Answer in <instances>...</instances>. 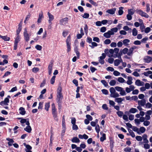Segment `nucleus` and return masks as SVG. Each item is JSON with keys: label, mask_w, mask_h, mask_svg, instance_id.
Returning <instances> with one entry per match:
<instances>
[{"label": "nucleus", "mask_w": 152, "mask_h": 152, "mask_svg": "<svg viewBox=\"0 0 152 152\" xmlns=\"http://www.w3.org/2000/svg\"><path fill=\"white\" fill-rule=\"evenodd\" d=\"M102 91L103 94L105 95H107L108 94V91L107 90L105 89H103L102 90Z\"/></svg>", "instance_id": "56"}, {"label": "nucleus", "mask_w": 152, "mask_h": 152, "mask_svg": "<svg viewBox=\"0 0 152 152\" xmlns=\"http://www.w3.org/2000/svg\"><path fill=\"white\" fill-rule=\"evenodd\" d=\"M116 10V8H114L110 9H108L106 10V12L111 15H113L115 14Z\"/></svg>", "instance_id": "6"}, {"label": "nucleus", "mask_w": 152, "mask_h": 152, "mask_svg": "<svg viewBox=\"0 0 152 152\" xmlns=\"http://www.w3.org/2000/svg\"><path fill=\"white\" fill-rule=\"evenodd\" d=\"M118 81L120 83H126V81L122 77H119L117 79Z\"/></svg>", "instance_id": "25"}, {"label": "nucleus", "mask_w": 152, "mask_h": 152, "mask_svg": "<svg viewBox=\"0 0 152 152\" xmlns=\"http://www.w3.org/2000/svg\"><path fill=\"white\" fill-rule=\"evenodd\" d=\"M86 117L87 118V119L90 121H92L93 119L92 117L89 115H86Z\"/></svg>", "instance_id": "59"}, {"label": "nucleus", "mask_w": 152, "mask_h": 152, "mask_svg": "<svg viewBox=\"0 0 152 152\" xmlns=\"http://www.w3.org/2000/svg\"><path fill=\"white\" fill-rule=\"evenodd\" d=\"M62 130L61 133V136L62 137H63L64 135V133L66 130V126H62Z\"/></svg>", "instance_id": "28"}, {"label": "nucleus", "mask_w": 152, "mask_h": 152, "mask_svg": "<svg viewBox=\"0 0 152 152\" xmlns=\"http://www.w3.org/2000/svg\"><path fill=\"white\" fill-rule=\"evenodd\" d=\"M136 12L137 13L139 14L142 17H144L148 18L149 17V15L146 13L144 12L143 11L140 10H136Z\"/></svg>", "instance_id": "3"}, {"label": "nucleus", "mask_w": 152, "mask_h": 152, "mask_svg": "<svg viewBox=\"0 0 152 152\" xmlns=\"http://www.w3.org/2000/svg\"><path fill=\"white\" fill-rule=\"evenodd\" d=\"M69 31H64L63 32V35L64 37H65L68 35Z\"/></svg>", "instance_id": "53"}, {"label": "nucleus", "mask_w": 152, "mask_h": 152, "mask_svg": "<svg viewBox=\"0 0 152 152\" xmlns=\"http://www.w3.org/2000/svg\"><path fill=\"white\" fill-rule=\"evenodd\" d=\"M62 87L59 86L57 91L56 101L57 102H62L63 98V96L61 93Z\"/></svg>", "instance_id": "1"}, {"label": "nucleus", "mask_w": 152, "mask_h": 152, "mask_svg": "<svg viewBox=\"0 0 152 152\" xmlns=\"http://www.w3.org/2000/svg\"><path fill=\"white\" fill-rule=\"evenodd\" d=\"M8 63V61L5 59L3 60V61H0V65H4L5 64H7Z\"/></svg>", "instance_id": "38"}, {"label": "nucleus", "mask_w": 152, "mask_h": 152, "mask_svg": "<svg viewBox=\"0 0 152 152\" xmlns=\"http://www.w3.org/2000/svg\"><path fill=\"white\" fill-rule=\"evenodd\" d=\"M71 141L73 143H79L80 140L77 137H74L72 139Z\"/></svg>", "instance_id": "21"}, {"label": "nucleus", "mask_w": 152, "mask_h": 152, "mask_svg": "<svg viewBox=\"0 0 152 152\" xmlns=\"http://www.w3.org/2000/svg\"><path fill=\"white\" fill-rule=\"evenodd\" d=\"M113 74L115 76H118L120 75V73L117 71H114Z\"/></svg>", "instance_id": "61"}, {"label": "nucleus", "mask_w": 152, "mask_h": 152, "mask_svg": "<svg viewBox=\"0 0 152 152\" xmlns=\"http://www.w3.org/2000/svg\"><path fill=\"white\" fill-rule=\"evenodd\" d=\"M115 88L117 91L119 92H120L122 90V89L123 88L119 86H116L115 87Z\"/></svg>", "instance_id": "57"}, {"label": "nucleus", "mask_w": 152, "mask_h": 152, "mask_svg": "<svg viewBox=\"0 0 152 152\" xmlns=\"http://www.w3.org/2000/svg\"><path fill=\"white\" fill-rule=\"evenodd\" d=\"M84 30L86 33V34L87 35L88 32V26L87 24L85 25V26L84 27Z\"/></svg>", "instance_id": "39"}, {"label": "nucleus", "mask_w": 152, "mask_h": 152, "mask_svg": "<svg viewBox=\"0 0 152 152\" xmlns=\"http://www.w3.org/2000/svg\"><path fill=\"white\" fill-rule=\"evenodd\" d=\"M152 104L151 103L148 102L145 105V108H150L152 107Z\"/></svg>", "instance_id": "62"}, {"label": "nucleus", "mask_w": 152, "mask_h": 152, "mask_svg": "<svg viewBox=\"0 0 152 152\" xmlns=\"http://www.w3.org/2000/svg\"><path fill=\"white\" fill-rule=\"evenodd\" d=\"M120 94L122 96H125L126 95V93L125 90L123 88L122 89L121 91Z\"/></svg>", "instance_id": "34"}, {"label": "nucleus", "mask_w": 152, "mask_h": 152, "mask_svg": "<svg viewBox=\"0 0 152 152\" xmlns=\"http://www.w3.org/2000/svg\"><path fill=\"white\" fill-rule=\"evenodd\" d=\"M19 110L20 111L19 113L20 114L23 115H24L26 113L25 109L23 107H20L19 108Z\"/></svg>", "instance_id": "19"}, {"label": "nucleus", "mask_w": 152, "mask_h": 152, "mask_svg": "<svg viewBox=\"0 0 152 152\" xmlns=\"http://www.w3.org/2000/svg\"><path fill=\"white\" fill-rule=\"evenodd\" d=\"M129 49L127 48H125L122 50H121L120 52V53H121V54L123 53L124 54H127L128 52Z\"/></svg>", "instance_id": "20"}, {"label": "nucleus", "mask_w": 152, "mask_h": 152, "mask_svg": "<svg viewBox=\"0 0 152 152\" xmlns=\"http://www.w3.org/2000/svg\"><path fill=\"white\" fill-rule=\"evenodd\" d=\"M145 129L144 127H141L139 129L138 134H141L144 133L145 131Z\"/></svg>", "instance_id": "12"}, {"label": "nucleus", "mask_w": 152, "mask_h": 152, "mask_svg": "<svg viewBox=\"0 0 152 152\" xmlns=\"http://www.w3.org/2000/svg\"><path fill=\"white\" fill-rule=\"evenodd\" d=\"M115 101L118 103H121L122 102V98H116L115 99Z\"/></svg>", "instance_id": "32"}, {"label": "nucleus", "mask_w": 152, "mask_h": 152, "mask_svg": "<svg viewBox=\"0 0 152 152\" xmlns=\"http://www.w3.org/2000/svg\"><path fill=\"white\" fill-rule=\"evenodd\" d=\"M110 96L111 97L116 98V97H118L120 95L118 93L115 91L114 93L110 94Z\"/></svg>", "instance_id": "16"}, {"label": "nucleus", "mask_w": 152, "mask_h": 152, "mask_svg": "<svg viewBox=\"0 0 152 152\" xmlns=\"http://www.w3.org/2000/svg\"><path fill=\"white\" fill-rule=\"evenodd\" d=\"M144 148L145 149H148L150 148V145L148 143H145L144 144Z\"/></svg>", "instance_id": "52"}, {"label": "nucleus", "mask_w": 152, "mask_h": 152, "mask_svg": "<svg viewBox=\"0 0 152 152\" xmlns=\"http://www.w3.org/2000/svg\"><path fill=\"white\" fill-rule=\"evenodd\" d=\"M116 114L118 117H121L124 115L123 112L121 111H118L116 112Z\"/></svg>", "instance_id": "31"}, {"label": "nucleus", "mask_w": 152, "mask_h": 152, "mask_svg": "<svg viewBox=\"0 0 152 152\" xmlns=\"http://www.w3.org/2000/svg\"><path fill=\"white\" fill-rule=\"evenodd\" d=\"M19 119H21L20 122L22 124H23L25 123H26V124L27 122L28 121H29L28 119H24L22 118H19Z\"/></svg>", "instance_id": "23"}, {"label": "nucleus", "mask_w": 152, "mask_h": 152, "mask_svg": "<svg viewBox=\"0 0 152 152\" xmlns=\"http://www.w3.org/2000/svg\"><path fill=\"white\" fill-rule=\"evenodd\" d=\"M132 129L133 131L135 132H136L138 134V132L139 129L136 126H133Z\"/></svg>", "instance_id": "49"}, {"label": "nucleus", "mask_w": 152, "mask_h": 152, "mask_svg": "<svg viewBox=\"0 0 152 152\" xmlns=\"http://www.w3.org/2000/svg\"><path fill=\"white\" fill-rule=\"evenodd\" d=\"M23 35L25 38H29L30 35L28 33L27 28H25L24 29Z\"/></svg>", "instance_id": "11"}, {"label": "nucleus", "mask_w": 152, "mask_h": 152, "mask_svg": "<svg viewBox=\"0 0 152 152\" xmlns=\"http://www.w3.org/2000/svg\"><path fill=\"white\" fill-rule=\"evenodd\" d=\"M26 125L27 126L24 129V130L28 133H30L31 131V128L30 126V123L29 121H28L26 123Z\"/></svg>", "instance_id": "5"}, {"label": "nucleus", "mask_w": 152, "mask_h": 152, "mask_svg": "<svg viewBox=\"0 0 152 152\" xmlns=\"http://www.w3.org/2000/svg\"><path fill=\"white\" fill-rule=\"evenodd\" d=\"M6 140L9 141L8 142V144L10 146H11L12 144H13V143L14 142V141L12 139H10L9 138H7Z\"/></svg>", "instance_id": "15"}, {"label": "nucleus", "mask_w": 152, "mask_h": 152, "mask_svg": "<svg viewBox=\"0 0 152 152\" xmlns=\"http://www.w3.org/2000/svg\"><path fill=\"white\" fill-rule=\"evenodd\" d=\"M134 50L132 48H129V50L128 52L127 53V55L129 56H132L133 54V52Z\"/></svg>", "instance_id": "26"}, {"label": "nucleus", "mask_w": 152, "mask_h": 152, "mask_svg": "<svg viewBox=\"0 0 152 152\" xmlns=\"http://www.w3.org/2000/svg\"><path fill=\"white\" fill-rule=\"evenodd\" d=\"M68 18L67 17H65L64 18L61 19L60 20V23L61 24H66L68 22Z\"/></svg>", "instance_id": "7"}, {"label": "nucleus", "mask_w": 152, "mask_h": 152, "mask_svg": "<svg viewBox=\"0 0 152 152\" xmlns=\"http://www.w3.org/2000/svg\"><path fill=\"white\" fill-rule=\"evenodd\" d=\"M138 31L136 29L134 28L132 31V35L134 36H136L137 34Z\"/></svg>", "instance_id": "29"}, {"label": "nucleus", "mask_w": 152, "mask_h": 152, "mask_svg": "<svg viewBox=\"0 0 152 152\" xmlns=\"http://www.w3.org/2000/svg\"><path fill=\"white\" fill-rule=\"evenodd\" d=\"M24 145L25 146L26 149L28 150H30L32 149L31 147L29 145H26V143H24Z\"/></svg>", "instance_id": "41"}, {"label": "nucleus", "mask_w": 152, "mask_h": 152, "mask_svg": "<svg viewBox=\"0 0 152 152\" xmlns=\"http://www.w3.org/2000/svg\"><path fill=\"white\" fill-rule=\"evenodd\" d=\"M89 15L88 13H85L82 16V17L85 18H88L89 17Z\"/></svg>", "instance_id": "58"}, {"label": "nucleus", "mask_w": 152, "mask_h": 152, "mask_svg": "<svg viewBox=\"0 0 152 152\" xmlns=\"http://www.w3.org/2000/svg\"><path fill=\"white\" fill-rule=\"evenodd\" d=\"M151 30L150 27H148L146 28L144 30V31L145 33H148Z\"/></svg>", "instance_id": "50"}, {"label": "nucleus", "mask_w": 152, "mask_h": 152, "mask_svg": "<svg viewBox=\"0 0 152 152\" xmlns=\"http://www.w3.org/2000/svg\"><path fill=\"white\" fill-rule=\"evenodd\" d=\"M130 41L129 40L126 39L123 41V43L124 45L126 47H128Z\"/></svg>", "instance_id": "17"}, {"label": "nucleus", "mask_w": 152, "mask_h": 152, "mask_svg": "<svg viewBox=\"0 0 152 152\" xmlns=\"http://www.w3.org/2000/svg\"><path fill=\"white\" fill-rule=\"evenodd\" d=\"M50 106V103L49 102L46 103L45 105V109L47 111H48Z\"/></svg>", "instance_id": "37"}, {"label": "nucleus", "mask_w": 152, "mask_h": 152, "mask_svg": "<svg viewBox=\"0 0 152 152\" xmlns=\"http://www.w3.org/2000/svg\"><path fill=\"white\" fill-rule=\"evenodd\" d=\"M48 15L49 18V20H48V22L49 24H51L52 21L54 19L53 16L49 12L48 13Z\"/></svg>", "instance_id": "8"}, {"label": "nucleus", "mask_w": 152, "mask_h": 152, "mask_svg": "<svg viewBox=\"0 0 152 152\" xmlns=\"http://www.w3.org/2000/svg\"><path fill=\"white\" fill-rule=\"evenodd\" d=\"M143 142H140L139 143L140 145L142 144L143 143H148L149 142V141L147 139H143Z\"/></svg>", "instance_id": "42"}, {"label": "nucleus", "mask_w": 152, "mask_h": 152, "mask_svg": "<svg viewBox=\"0 0 152 152\" xmlns=\"http://www.w3.org/2000/svg\"><path fill=\"white\" fill-rule=\"evenodd\" d=\"M138 112L137 109L135 108H132L129 110V112L131 113H134Z\"/></svg>", "instance_id": "24"}, {"label": "nucleus", "mask_w": 152, "mask_h": 152, "mask_svg": "<svg viewBox=\"0 0 152 152\" xmlns=\"http://www.w3.org/2000/svg\"><path fill=\"white\" fill-rule=\"evenodd\" d=\"M123 8L124 7H122L119 8V10L118 12V15H121L123 14L124 11L122 10Z\"/></svg>", "instance_id": "30"}, {"label": "nucleus", "mask_w": 152, "mask_h": 152, "mask_svg": "<svg viewBox=\"0 0 152 152\" xmlns=\"http://www.w3.org/2000/svg\"><path fill=\"white\" fill-rule=\"evenodd\" d=\"M144 60L145 62L149 63L152 60V58L149 56H146L144 57Z\"/></svg>", "instance_id": "13"}, {"label": "nucleus", "mask_w": 152, "mask_h": 152, "mask_svg": "<svg viewBox=\"0 0 152 152\" xmlns=\"http://www.w3.org/2000/svg\"><path fill=\"white\" fill-rule=\"evenodd\" d=\"M141 82L140 80H137L135 81V84L138 86H140Z\"/></svg>", "instance_id": "45"}, {"label": "nucleus", "mask_w": 152, "mask_h": 152, "mask_svg": "<svg viewBox=\"0 0 152 152\" xmlns=\"http://www.w3.org/2000/svg\"><path fill=\"white\" fill-rule=\"evenodd\" d=\"M109 103L110 105L112 106L113 107H114L115 106V103L113 101L109 100Z\"/></svg>", "instance_id": "63"}, {"label": "nucleus", "mask_w": 152, "mask_h": 152, "mask_svg": "<svg viewBox=\"0 0 152 152\" xmlns=\"http://www.w3.org/2000/svg\"><path fill=\"white\" fill-rule=\"evenodd\" d=\"M127 79L128 80L126 81V83L129 85H131L133 83L132 82V77L131 76H128L127 77Z\"/></svg>", "instance_id": "14"}, {"label": "nucleus", "mask_w": 152, "mask_h": 152, "mask_svg": "<svg viewBox=\"0 0 152 152\" xmlns=\"http://www.w3.org/2000/svg\"><path fill=\"white\" fill-rule=\"evenodd\" d=\"M53 66V63H51L48 66V74L49 75H51L52 73V71Z\"/></svg>", "instance_id": "18"}, {"label": "nucleus", "mask_w": 152, "mask_h": 152, "mask_svg": "<svg viewBox=\"0 0 152 152\" xmlns=\"http://www.w3.org/2000/svg\"><path fill=\"white\" fill-rule=\"evenodd\" d=\"M116 83V81L114 80H111L109 83L110 85L112 86H115Z\"/></svg>", "instance_id": "33"}, {"label": "nucleus", "mask_w": 152, "mask_h": 152, "mask_svg": "<svg viewBox=\"0 0 152 152\" xmlns=\"http://www.w3.org/2000/svg\"><path fill=\"white\" fill-rule=\"evenodd\" d=\"M106 139V134L104 133H103L102 134V136L100 138V141L102 142H103Z\"/></svg>", "instance_id": "27"}, {"label": "nucleus", "mask_w": 152, "mask_h": 152, "mask_svg": "<svg viewBox=\"0 0 152 152\" xmlns=\"http://www.w3.org/2000/svg\"><path fill=\"white\" fill-rule=\"evenodd\" d=\"M135 138L136 140L138 141H141L142 140V137L140 136H136Z\"/></svg>", "instance_id": "60"}, {"label": "nucleus", "mask_w": 152, "mask_h": 152, "mask_svg": "<svg viewBox=\"0 0 152 152\" xmlns=\"http://www.w3.org/2000/svg\"><path fill=\"white\" fill-rule=\"evenodd\" d=\"M114 143V142L113 140H111L110 141V147L111 149L113 148Z\"/></svg>", "instance_id": "44"}, {"label": "nucleus", "mask_w": 152, "mask_h": 152, "mask_svg": "<svg viewBox=\"0 0 152 152\" xmlns=\"http://www.w3.org/2000/svg\"><path fill=\"white\" fill-rule=\"evenodd\" d=\"M118 30V29L117 27L111 29L110 31L111 32L113 33V35L114 34V32H116Z\"/></svg>", "instance_id": "36"}, {"label": "nucleus", "mask_w": 152, "mask_h": 152, "mask_svg": "<svg viewBox=\"0 0 152 152\" xmlns=\"http://www.w3.org/2000/svg\"><path fill=\"white\" fill-rule=\"evenodd\" d=\"M56 76H53L50 80V83L52 84H53L55 80Z\"/></svg>", "instance_id": "43"}, {"label": "nucleus", "mask_w": 152, "mask_h": 152, "mask_svg": "<svg viewBox=\"0 0 152 152\" xmlns=\"http://www.w3.org/2000/svg\"><path fill=\"white\" fill-rule=\"evenodd\" d=\"M66 47H67V52H69L71 50V40L70 39H67L66 40Z\"/></svg>", "instance_id": "4"}, {"label": "nucleus", "mask_w": 152, "mask_h": 152, "mask_svg": "<svg viewBox=\"0 0 152 152\" xmlns=\"http://www.w3.org/2000/svg\"><path fill=\"white\" fill-rule=\"evenodd\" d=\"M123 29L126 31H128L130 30L131 31V29L129 28V27L127 26H125L123 27Z\"/></svg>", "instance_id": "54"}, {"label": "nucleus", "mask_w": 152, "mask_h": 152, "mask_svg": "<svg viewBox=\"0 0 152 152\" xmlns=\"http://www.w3.org/2000/svg\"><path fill=\"white\" fill-rule=\"evenodd\" d=\"M123 119L125 120L126 121H128V117L127 115L124 114L123 116Z\"/></svg>", "instance_id": "51"}, {"label": "nucleus", "mask_w": 152, "mask_h": 152, "mask_svg": "<svg viewBox=\"0 0 152 152\" xmlns=\"http://www.w3.org/2000/svg\"><path fill=\"white\" fill-rule=\"evenodd\" d=\"M146 12H148L150 10V4L148 3H147L146 4Z\"/></svg>", "instance_id": "55"}, {"label": "nucleus", "mask_w": 152, "mask_h": 152, "mask_svg": "<svg viewBox=\"0 0 152 152\" xmlns=\"http://www.w3.org/2000/svg\"><path fill=\"white\" fill-rule=\"evenodd\" d=\"M73 83L76 86H78V82L77 80L74 79L72 81Z\"/></svg>", "instance_id": "64"}, {"label": "nucleus", "mask_w": 152, "mask_h": 152, "mask_svg": "<svg viewBox=\"0 0 152 152\" xmlns=\"http://www.w3.org/2000/svg\"><path fill=\"white\" fill-rule=\"evenodd\" d=\"M101 82L105 87H107L108 86L107 83L105 80H101Z\"/></svg>", "instance_id": "40"}, {"label": "nucleus", "mask_w": 152, "mask_h": 152, "mask_svg": "<svg viewBox=\"0 0 152 152\" xmlns=\"http://www.w3.org/2000/svg\"><path fill=\"white\" fill-rule=\"evenodd\" d=\"M152 74V72L150 71H149L147 72H144L143 73V75L146 76H148L149 75Z\"/></svg>", "instance_id": "35"}, {"label": "nucleus", "mask_w": 152, "mask_h": 152, "mask_svg": "<svg viewBox=\"0 0 152 152\" xmlns=\"http://www.w3.org/2000/svg\"><path fill=\"white\" fill-rule=\"evenodd\" d=\"M122 60L121 59V60L116 59L114 61V65L115 66H118L120 63L122 61Z\"/></svg>", "instance_id": "22"}, {"label": "nucleus", "mask_w": 152, "mask_h": 152, "mask_svg": "<svg viewBox=\"0 0 152 152\" xmlns=\"http://www.w3.org/2000/svg\"><path fill=\"white\" fill-rule=\"evenodd\" d=\"M138 105L144 106L146 104V101L145 99H142L141 100L138 101Z\"/></svg>", "instance_id": "9"}, {"label": "nucleus", "mask_w": 152, "mask_h": 152, "mask_svg": "<svg viewBox=\"0 0 152 152\" xmlns=\"http://www.w3.org/2000/svg\"><path fill=\"white\" fill-rule=\"evenodd\" d=\"M113 34L112 32L109 30L107 32L105 33L104 34V36L106 38H110V36L113 35Z\"/></svg>", "instance_id": "10"}, {"label": "nucleus", "mask_w": 152, "mask_h": 152, "mask_svg": "<svg viewBox=\"0 0 152 152\" xmlns=\"http://www.w3.org/2000/svg\"><path fill=\"white\" fill-rule=\"evenodd\" d=\"M131 150V148L129 147H127L124 149V151L126 152H130Z\"/></svg>", "instance_id": "48"}, {"label": "nucleus", "mask_w": 152, "mask_h": 152, "mask_svg": "<svg viewBox=\"0 0 152 152\" xmlns=\"http://www.w3.org/2000/svg\"><path fill=\"white\" fill-rule=\"evenodd\" d=\"M92 45H89L92 48H94V47H96L97 45V44L95 42H91Z\"/></svg>", "instance_id": "47"}, {"label": "nucleus", "mask_w": 152, "mask_h": 152, "mask_svg": "<svg viewBox=\"0 0 152 152\" xmlns=\"http://www.w3.org/2000/svg\"><path fill=\"white\" fill-rule=\"evenodd\" d=\"M95 130L98 134H99L100 131L99 126L98 125H96L95 128Z\"/></svg>", "instance_id": "46"}, {"label": "nucleus", "mask_w": 152, "mask_h": 152, "mask_svg": "<svg viewBox=\"0 0 152 152\" xmlns=\"http://www.w3.org/2000/svg\"><path fill=\"white\" fill-rule=\"evenodd\" d=\"M52 112L53 117L54 119L57 121H58L57 116V112L55 107V104L54 103H53L52 105Z\"/></svg>", "instance_id": "2"}]
</instances>
